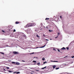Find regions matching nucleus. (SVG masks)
I'll list each match as a JSON object with an SVG mask.
<instances>
[{"instance_id": "1", "label": "nucleus", "mask_w": 74, "mask_h": 74, "mask_svg": "<svg viewBox=\"0 0 74 74\" xmlns=\"http://www.w3.org/2000/svg\"><path fill=\"white\" fill-rule=\"evenodd\" d=\"M13 53H14V54H19V53H18L16 51H13Z\"/></svg>"}, {"instance_id": "2", "label": "nucleus", "mask_w": 74, "mask_h": 74, "mask_svg": "<svg viewBox=\"0 0 74 74\" xmlns=\"http://www.w3.org/2000/svg\"><path fill=\"white\" fill-rule=\"evenodd\" d=\"M29 27V24H27L25 26V28H27V27Z\"/></svg>"}, {"instance_id": "3", "label": "nucleus", "mask_w": 74, "mask_h": 74, "mask_svg": "<svg viewBox=\"0 0 74 74\" xmlns=\"http://www.w3.org/2000/svg\"><path fill=\"white\" fill-rule=\"evenodd\" d=\"M36 23H32V26H36Z\"/></svg>"}, {"instance_id": "4", "label": "nucleus", "mask_w": 74, "mask_h": 74, "mask_svg": "<svg viewBox=\"0 0 74 74\" xmlns=\"http://www.w3.org/2000/svg\"><path fill=\"white\" fill-rule=\"evenodd\" d=\"M28 25H29V27L32 26V23H28Z\"/></svg>"}, {"instance_id": "5", "label": "nucleus", "mask_w": 74, "mask_h": 74, "mask_svg": "<svg viewBox=\"0 0 74 74\" xmlns=\"http://www.w3.org/2000/svg\"><path fill=\"white\" fill-rule=\"evenodd\" d=\"M16 64L17 65H19V64H20V63L18 62H16Z\"/></svg>"}, {"instance_id": "6", "label": "nucleus", "mask_w": 74, "mask_h": 74, "mask_svg": "<svg viewBox=\"0 0 74 74\" xmlns=\"http://www.w3.org/2000/svg\"><path fill=\"white\" fill-rule=\"evenodd\" d=\"M61 49H62L63 50H64V49H66V48L64 47H63Z\"/></svg>"}, {"instance_id": "7", "label": "nucleus", "mask_w": 74, "mask_h": 74, "mask_svg": "<svg viewBox=\"0 0 74 74\" xmlns=\"http://www.w3.org/2000/svg\"><path fill=\"white\" fill-rule=\"evenodd\" d=\"M51 62H58V61H51Z\"/></svg>"}, {"instance_id": "8", "label": "nucleus", "mask_w": 74, "mask_h": 74, "mask_svg": "<svg viewBox=\"0 0 74 74\" xmlns=\"http://www.w3.org/2000/svg\"><path fill=\"white\" fill-rule=\"evenodd\" d=\"M53 69H55V68L56 67V66L55 65L53 66Z\"/></svg>"}, {"instance_id": "9", "label": "nucleus", "mask_w": 74, "mask_h": 74, "mask_svg": "<svg viewBox=\"0 0 74 74\" xmlns=\"http://www.w3.org/2000/svg\"><path fill=\"white\" fill-rule=\"evenodd\" d=\"M16 24H18V23H19V22L18 21H17L16 22Z\"/></svg>"}, {"instance_id": "10", "label": "nucleus", "mask_w": 74, "mask_h": 74, "mask_svg": "<svg viewBox=\"0 0 74 74\" xmlns=\"http://www.w3.org/2000/svg\"><path fill=\"white\" fill-rule=\"evenodd\" d=\"M45 45H45L43 46H42V47H40L39 48H44V47H45Z\"/></svg>"}, {"instance_id": "11", "label": "nucleus", "mask_w": 74, "mask_h": 74, "mask_svg": "<svg viewBox=\"0 0 74 74\" xmlns=\"http://www.w3.org/2000/svg\"><path fill=\"white\" fill-rule=\"evenodd\" d=\"M8 71V72H9V73H12V72H13V71Z\"/></svg>"}, {"instance_id": "12", "label": "nucleus", "mask_w": 74, "mask_h": 74, "mask_svg": "<svg viewBox=\"0 0 74 74\" xmlns=\"http://www.w3.org/2000/svg\"><path fill=\"white\" fill-rule=\"evenodd\" d=\"M16 73L17 74H20V72H16Z\"/></svg>"}, {"instance_id": "13", "label": "nucleus", "mask_w": 74, "mask_h": 74, "mask_svg": "<svg viewBox=\"0 0 74 74\" xmlns=\"http://www.w3.org/2000/svg\"><path fill=\"white\" fill-rule=\"evenodd\" d=\"M46 67H47V66H45V67H44V68H41L42 69H45V68H46Z\"/></svg>"}, {"instance_id": "14", "label": "nucleus", "mask_w": 74, "mask_h": 74, "mask_svg": "<svg viewBox=\"0 0 74 74\" xmlns=\"http://www.w3.org/2000/svg\"><path fill=\"white\" fill-rule=\"evenodd\" d=\"M49 18H46V19H45V20H47H47H49Z\"/></svg>"}, {"instance_id": "15", "label": "nucleus", "mask_w": 74, "mask_h": 74, "mask_svg": "<svg viewBox=\"0 0 74 74\" xmlns=\"http://www.w3.org/2000/svg\"><path fill=\"white\" fill-rule=\"evenodd\" d=\"M42 60H45V58H42Z\"/></svg>"}, {"instance_id": "16", "label": "nucleus", "mask_w": 74, "mask_h": 74, "mask_svg": "<svg viewBox=\"0 0 74 74\" xmlns=\"http://www.w3.org/2000/svg\"><path fill=\"white\" fill-rule=\"evenodd\" d=\"M36 37H38L39 38H40V36H38V35H36Z\"/></svg>"}, {"instance_id": "17", "label": "nucleus", "mask_w": 74, "mask_h": 74, "mask_svg": "<svg viewBox=\"0 0 74 74\" xmlns=\"http://www.w3.org/2000/svg\"><path fill=\"white\" fill-rule=\"evenodd\" d=\"M33 62H34V63H36V61L34 60L33 61Z\"/></svg>"}, {"instance_id": "18", "label": "nucleus", "mask_w": 74, "mask_h": 74, "mask_svg": "<svg viewBox=\"0 0 74 74\" xmlns=\"http://www.w3.org/2000/svg\"><path fill=\"white\" fill-rule=\"evenodd\" d=\"M58 36H59V35H60V33L59 32H58Z\"/></svg>"}, {"instance_id": "19", "label": "nucleus", "mask_w": 74, "mask_h": 74, "mask_svg": "<svg viewBox=\"0 0 74 74\" xmlns=\"http://www.w3.org/2000/svg\"><path fill=\"white\" fill-rule=\"evenodd\" d=\"M1 32H3V33H5V32H4V30H2Z\"/></svg>"}, {"instance_id": "20", "label": "nucleus", "mask_w": 74, "mask_h": 74, "mask_svg": "<svg viewBox=\"0 0 74 74\" xmlns=\"http://www.w3.org/2000/svg\"><path fill=\"white\" fill-rule=\"evenodd\" d=\"M12 63H13L14 64H15V62H12Z\"/></svg>"}, {"instance_id": "21", "label": "nucleus", "mask_w": 74, "mask_h": 74, "mask_svg": "<svg viewBox=\"0 0 74 74\" xmlns=\"http://www.w3.org/2000/svg\"><path fill=\"white\" fill-rule=\"evenodd\" d=\"M1 53H2V54H3V55H4V53H2L1 52Z\"/></svg>"}, {"instance_id": "22", "label": "nucleus", "mask_w": 74, "mask_h": 74, "mask_svg": "<svg viewBox=\"0 0 74 74\" xmlns=\"http://www.w3.org/2000/svg\"><path fill=\"white\" fill-rule=\"evenodd\" d=\"M6 69H10V68H9V67H6Z\"/></svg>"}, {"instance_id": "23", "label": "nucleus", "mask_w": 74, "mask_h": 74, "mask_svg": "<svg viewBox=\"0 0 74 74\" xmlns=\"http://www.w3.org/2000/svg\"><path fill=\"white\" fill-rule=\"evenodd\" d=\"M56 70H58V69H59V67L58 68H56Z\"/></svg>"}, {"instance_id": "24", "label": "nucleus", "mask_w": 74, "mask_h": 74, "mask_svg": "<svg viewBox=\"0 0 74 74\" xmlns=\"http://www.w3.org/2000/svg\"><path fill=\"white\" fill-rule=\"evenodd\" d=\"M37 64V65H38V66H39V65L40 64V62L38 63Z\"/></svg>"}, {"instance_id": "25", "label": "nucleus", "mask_w": 74, "mask_h": 74, "mask_svg": "<svg viewBox=\"0 0 74 74\" xmlns=\"http://www.w3.org/2000/svg\"><path fill=\"white\" fill-rule=\"evenodd\" d=\"M14 32H16V30L15 29H14V30H13Z\"/></svg>"}, {"instance_id": "26", "label": "nucleus", "mask_w": 74, "mask_h": 74, "mask_svg": "<svg viewBox=\"0 0 74 74\" xmlns=\"http://www.w3.org/2000/svg\"><path fill=\"white\" fill-rule=\"evenodd\" d=\"M47 63V62H43V64H45V63Z\"/></svg>"}, {"instance_id": "27", "label": "nucleus", "mask_w": 74, "mask_h": 74, "mask_svg": "<svg viewBox=\"0 0 74 74\" xmlns=\"http://www.w3.org/2000/svg\"><path fill=\"white\" fill-rule=\"evenodd\" d=\"M66 49H67V50H69V47H66Z\"/></svg>"}, {"instance_id": "28", "label": "nucleus", "mask_w": 74, "mask_h": 74, "mask_svg": "<svg viewBox=\"0 0 74 74\" xmlns=\"http://www.w3.org/2000/svg\"><path fill=\"white\" fill-rule=\"evenodd\" d=\"M58 52H60V50L59 49H58Z\"/></svg>"}, {"instance_id": "29", "label": "nucleus", "mask_w": 74, "mask_h": 74, "mask_svg": "<svg viewBox=\"0 0 74 74\" xmlns=\"http://www.w3.org/2000/svg\"><path fill=\"white\" fill-rule=\"evenodd\" d=\"M71 58H74V56H72V57H71Z\"/></svg>"}, {"instance_id": "30", "label": "nucleus", "mask_w": 74, "mask_h": 74, "mask_svg": "<svg viewBox=\"0 0 74 74\" xmlns=\"http://www.w3.org/2000/svg\"><path fill=\"white\" fill-rule=\"evenodd\" d=\"M15 73H16V72H13V74H15Z\"/></svg>"}, {"instance_id": "31", "label": "nucleus", "mask_w": 74, "mask_h": 74, "mask_svg": "<svg viewBox=\"0 0 74 74\" xmlns=\"http://www.w3.org/2000/svg\"><path fill=\"white\" fill-rule=\"evenodd\" d=\"M53 51H55V48H54L53 49Z\"/></svg>"}, {"instance_id": "32", "label": "nucleus", "mask_w": 74, "mask_h": 74, "mask_svg": "<svg viewBox=\"0 0 74 74\" xmlns=\"http://www.w3.org/2000/svg\"><path fill=\"white\" fill-rule=\"evenodd\" d=\"M67 57H68V56H66V57H65L64 58H67Z\"/></svg>"}, {"instance_id": "33", "label": "nucleus", "mask_w": 74, "mask_h": 74, "mask_svg": "<svg viewBox=\"0 0 74 74\" xmlns=\"http://www.w3.org/2000/svg\"><path fill=\"white\" fill-rule=\"evenodd\" d=\"M36 71H39V70H36Z\"/></svg>"}, {"instance_id": "34", "label": "nucleus", "mask_w": 74, "mask_h": 74, "mask_svg": "<svg viewBox=\"0 0 74 74\" xmlns=\"http://www.w3.org/2000/svg\"><path fill=\"white\" fill-rule=\"evenodd\" d=\"M46 40H47V41H49V40H48V39H46Z\"/></svg>"}, {"instance_id": "35", "label": "nucleus", "mask_w": 74, "mask_h": 74, "mask_svg": "<svg viewBox=\"0 0 74 74\" xmlns=\"http://www.w3.org/2000/svg\"><path fill=\"white\" fill-rule=\"evenodd\" d=\"M4 71H6V70L5 69H4Z\"/></svg>"}, {"instance_id": "36", "label": "nucleus", "mask_w": 74, "mask_h": 74, "mask_svg": "<svg viewBox=\"0 0 74 74\" xmlns=\"http://www.w3.org/2000/svg\"><path fill=\"white\" fill-rule=\"evenodd\" d=\"M58 36H57V37H56L55 38H58Z\"/></svg>"}, {"instance_id": "37", "label": "nucleus", "mask_w": 74, "mask_h": 74, "mask_svg": "<svg viewBox=\"0 0 74 74\" xmlns=\"http://www.w3.org/2000/svg\"><path fill=\"white\" fill-rule=\"evenodd\" d=\"M60 18H61V19H62V16H60Z\"/></svg>"}, {"instance_id": "38", "label": "nucleus", "mask_w": 74, "mask_h": 74, "mask_svg": "<svg viewBox=\"0 0 74 74\" xmlns=\"http://www.w3.org/2000/svg\"><path fill=\"white\" fill-rule=\"evenodd\" d=\"M22 61H23V62H25V61H24V60H22Z\"/></svg>"}, {"instance_id": "39", "label": "nucleus", "mask_w": 74, "mask_h": 74, "mask_svg": "<svg viewBox=\"0 0 74 74\" xmlns=\"http://www.w3.org/2000/svg\"><path fill=\"white\" fill-rule=\"evenodd\" d=\"M67 74H70V73H68Z\"/></svg>"}, {"instance_id": "40", "label": "nucleus", "mask_w": 74, "mask_h": 74, "mask_svg": "<svg viewBox=\"0 0 74 74\" xmlns=\"http://www.w3.org/2000/svg\"><path fill=\"white\" fill-rule=\"evenodd\" d=\"M34 53H32V54H34Z\"/></svg>"}, {"instance_id": "41", "label": "nucleus", "mask_w": 74, "mask_h": 74, "mask_svg": "<svg viewBox=\"0 0 74 74\" xmlns=\"http://www.w3.org/2000/svg\"><path fill=\"white\" fill-rule=\"evenodd\" d=\"M52 39H50V40H52Z\"/></svg>"}, {"instance_id": "42", "label": "nucleus", "mask_w": 74, "mask_h": 74, "mask_svg": "<svg viewBox=\"0 0 74 74\" xmlns=\"http://www.w3.org/2000/svg\"><path fill=\"white\" fill-rule=\"evenodd\" d=\"M43 36H45L44 35H43Z\"/></svg>"}, {"instance_id": "43", "label": "nucleus", "mask_w": 74, "mask_h": 74, "mask_svg": "<svg viewBox=\"0 0 74 74\" xmlns=\"http://www.w3.org/2000/svg\"><path fill=\"white\" fill-rule=\"evenodd\" d=\"M49 32H51V31H50V30H49Z\"/></svg>"}, {"instance_id": "44", "label": "nucleus", "mask_w": 74, "mask_h": 74, "mask_svg": "<svg viewBox=\"0 0 74 74\" xmlns=\"http://www.w3.org/2000/svg\"><path fill=\"white\" fill-rule=\"evenodd\" d=\"M31 73V74H33V73Z\"/></svg>"}, {"instance_id": "45", "label": "nucleus", "mask_w": 74, "mask_h": 74, "mask_svg": "<svg viewBox=\"0 0 74 74\" xmlns=\"http://www.w3.org/2000/svg\"><path fill=\"white\" fill-rule=\"evenodd\" d=\"M66 73H67L66 72Z\"/></svg>"}, {"instance_id": "46", "label": "nucleus", "mask_w": 74, "mask_h": 74, "mask_svg": "<svg viewBox=\"0 0 74 74\" xmlns=\"http://www.w3.org/2000/svg\"><path fill=\"white\" fill-rule=\"evenodd\" d=\"M37 48H38V47H37Z\"/></svg>"}]
</instances>
